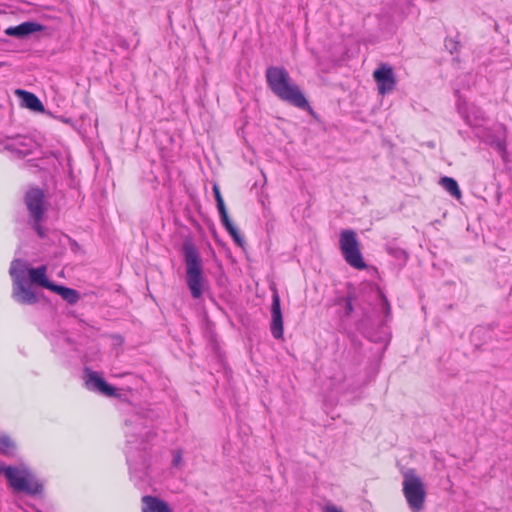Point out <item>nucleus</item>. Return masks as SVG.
<instances>
[{"label": "nucleus", "instance_id": "obj_4", "mask_svg": "<svg viewBox=\"0 0 512 512\" xmlns=\"http://www.w3.org/2000/svg\"><path fill=\"white\" fill-rule=\"evenodd\" d=\"M0 473H4L9 486L16 492H25L28 495H39L43 485L26 468L6 466L0 463Z\"/></svg>", "mask_w": 512, "mask_h": 512}, {"label": "nucleus", "instance_id": "obj_5", "mask_svg": "<svg viewBox=\"0 0 512 512\" xmlns=\"http://www.w3.org/2000/svg\"><path fill=\"white\" fill-rule=\"evenodd\" d=\"M403 494L409 508L414 512L424 509L426 501V489L421 478L414 469H408L403 473Z\"/></svg>", "mask_w": 512, "mask_h": 512}, {"label": "nucleus", "instance_id": "obj_25", "mask_svg": "<svg viewBox=\"0 0 512 512\" xmlns=\"http://www.w3.org/2000/svg\"><path fill=\"white\" fill-rule=\"evenodd\" d=\"M219 215H220L221 222H222L223 226L225 227V229L227 230V232H229L231 229L235 228V226L233 225L232 221L230 220V218L228 216L227 209L220 211Z\"/></svg>", "mask_w": 512, "mask_h": 512}, {"label": "nucleus", "instance_id": "obj_31", "mask_svg": "<svg viewBox=\"0 0 512 512\" xmlns=\"http://www.w3.org/2000/svg\"><path fill=\"white\" fill-rule=\"evenodd\" d=\"M182 457H181V454L180 453H177L176 455H174V458H173V464L176 466L180 463Z\"/></svg>", "mask_w": 512, "mask_h": 512}, {"label": "nucleus", "instance_id": "obj_6", "mask_svg": "<svg viewBox=\"0 0 512 512\" xmlns=\"http://www.w3.org/2000/svg\"><path fill=\"white\" fill-rule=\"evenodd\" d=\"M339 242L345 261L355 269H365L366 263L360 252L356 233L353 230H343Z\"/></svg>", "mask_w": 512, "mask_h": 512}, {"label": "nucleus", "instance_id": "obj_26", "mask_svg": "<svg viewBox=\"0 0 512 512\" xmlns=\"http://www.w3.org/2000/svg\"><path fill=\"white\" fill-rule=\"evenodd\" d=\"M219 215H220L221 222H222L223 226L225 227V229L227 230V232H229L231 229L235 228V226L233 225L232 221L230 220V218L228 216L227 209L220 211Z\"/></svg>", "mask_w": 512, "mask_h": 512}, {"label": "nucleus", "instance_id": "obj_24", "mask_svg": "<svg viewBox=\"0 0 512 512\" xmlns=\"http://www.w3.org/2000/svg\"><path fill=\"white\" fill-rule=\"evenodd\" d=\"M213 193H214V197L216 200L218 212L226 210V206H225L224 200L222 198L220 189H219L218 185H216V184L213 186Z\"/></svg>", "mask_w": 512, "mask_h": 512}, {"label": "nucleus", "instance_id": "obj_29", "mask_svg": "<svg viewBox=\"0 0 512 512\" xmlns=\"http://www.w3.org/2000/svg\"><path fill=\"white\" fill-rule=\"evenodd\" d=\"M42 220H33V228L39 235V237L43 238L45 236L44 230L40 224Z\"/></svg>", "mask_w": 512, "mask_h": 512}, {"label": "nucleus", "instance_id": "obj_3", "mask_svg": "<svg viewBox=\"0 0 512 512\" xmlns=\"http://www.w3.org/2000/svg\"><path fill=\"white\" fill-rule=\"evenodd\" d=\"M9 273L13 281V298L20 304L33 305L38 303V295L28 284L27 263L20 259L13 260Z\"/></svg>", "mask_w": 512, "mask_h": 512}, {"label": "nucleus", "instance_id": "obj_20", "mask_svg": "<svg viewBox=\"0 0 512 512\" xmlns=\"http://www.w3.org/2000/svg\"><path fill=\"white\" fill-rule=\"evenodd\" d=\"M15 451V442L8 435H0V453L2 455L12 457L15 455Z\"/></svg>", "mask_w": 512, "mask_h": 512}, {"label": "nucleus", "instance_id": "obj_8", "mask_svg": "<svg viewBox=\"0 0 512 512\" xmlns=\"http://www.w3.org/2000/svg\"><path fill=\"white\" fill-rule=\"evenodd\" d=\"M456 107L466 124L474 128H477L479 122L485 119V112L475 104L468 103L467 99L459 91H456Z\"/></svg>", "mask_w": 512, "mask_h": 512}, {"label": "nucleus", "instance_id": "obj_12", "mask_svg": "<svg viewBox=\"0 0 512 512\" xmlns=\"http://www.w3.org/2000/svg\"><path fill=\"white\" fill-rule=\"evenodd\" d=\"M271 317V333L274 338L281 339L283 337V317L280 306V297L277 292L272 296Z\"/></svg>", "mask_w": 512, "mask_h": 512}, {"label": "nucleus", "instance_id": "obj_23", "mask_svg": "<svg viewBox=\"0 0 512 512\" xmlns=\"http://www.w3.org/2000/svg\"><path fill=\"white\" fill-rule=\"evenodd\" d=\"M155 131H156V133H155L154 137H155L156 141H158L160 148L168 149L169 146L173 142V138L168 135V131L167 130H155Z\"/></svg>", "mask_w": 512, "mask_h": 512}, {"label": "nucleus", "instance_id": "obj_2", "mask_svg": "<svg viewBox=\"0 0 512 512\" xmlns=\"http://www.w3.org/2000/svg\"><path fill=\"white\" fill-rule=\"evenodd\" d=\"M184 262L186 266V282L194 299L203 294L204 276L201 256L196 247L186 242L183 245Z\"/></svg>", "mask_w": 512, "mask_h": 512}, {"label": "nucleus", "instance_id": "obj_19", "mask_svg": "<svg viewBox=\"0 0 512 512\" xmlns=\"http://www.w3.org/2000/svg\"><path fill=\"white\" fill-rule=\"evenodd\" d=\"M441 186L449 192L456 199H460L462 196L461 190L458 186V183L455 179L451 177L444 176L440 179Z\"/></svg>", "mask_w": 512, "mask_h": 512}, {"label": "nucleus", "instance_id": "obj_11", "mask_svg": "<svg viewBox=\"0 0 512 512\" xmlns=\"http://www.w3.org/2000/svg\"><path fill=\"white\" fill-rule=\"evenodd\" d=\"M378 92L381 95L392 92L396 85V78L391 66L381 64L373 73Z\"/></svg>", "mask_w": 512, "mask_h": 512}, {"label": "nucleus", "instance_id": "obj_27", "mask_svg": "<svg viewBox=\"0 0 512 512\" xmlns=\"http://www.w3.org/2000/svg\"><path fill=\"white\" fill-rule=\"evenodd\" d=\"M239 247H244L245 241L238 229L235 227L228 232Z\"/></svg>", "mask_w": 512, "mask_h": 512}, {"label": "nucleus", "instance_id": "obj_14", "mask_svg": "<svg viewBox=\"0 0 512 512\" xmlns=\"http://www.w3.org/2000/svg\"><path fill=\"white\" fill-rule=\"evenodd\" d=\"M142 503V512H172L169 505L156 496H143Z\"/></svg>", "mask_w": 512, "mask_h": 512}, {"label": "nucleus", "instance_id": "obj_18", "mask_svg": "<svg viewBox=\"0 0 512 512\" xmlns=\"http://www.w3.org/2000/svg\"><path fill=\"white\" fill-rule=\"evenodd\" d=\"M38 30V25L32 22H24L16 27L8 29L7 33L12 36H26Z\"/></svg>", "mask_w": 512, "mask_h": 512}, {"label": "nucleus", "instance_id": "obj_17", "mask_svg": "<svg viewBox=\"0 0 512 512\" xmlns=\"http://www.w3.org/2000/svg\"><path fill=\"white\" fill-rule=\"evenodd\" d=\"M51 291L59 294L69 304H75L79 300L78 291L72 288L54 284L53 287H51Z\"/></svg>", "mask_w": 512, "mask_h": 512}, {"label": "nucleus", "instance_id": "obj_22", "mask_svg": "<svg viewBox=\"0 0 512 512\" xmlns=\"http://www.w3.org/2000/svg\"><path fill=\"white\" fill-rule=\"evenodd\" d=\"M386 251L391 255L393 256L394 258H396L397 260L405 263L407 258H408V254L407 252L400 248V247H397L395 244L393 243H388L386 245Z\"/></svg>", "mask_w": 512, "mask_h": 512}, {"label": "nucleus", "instance_id": "obj_30", "mask_svg": "<svg viewBox=\"0 0 512 512\" xmlns=\"http://www.w3.org/2000/svg\"><path fill=\"white\" fill-rule=\"evenodd\" d=\"M324 512H343L342 509L338 508L335 505H327L323 509Z\"/></svg>", "mask_w": 512, "mask_h": 512}, {"label": "nucleus", "instance_id": "obj_16", "mask_svg": "<svg viewBox=\"0 0 512 512\" xmlns=\"http://www.w3.org/2000/svg\"><path fill=\"white\" fill-rule=\"evenodd\" d=\"M16 94L20 96L22 106L34 112L44 111L42 102L35 94L24 90H17Z\"/></svg>", "mask_w": 512, "mask_h": 512}, {"label": "nucleus", "instance_id": "obj_10", "mask_svg": "<svg viewBox=\"0 0 512 512\" xmlns=\"http://www.w3.org/2000/svg\"><path fill=\"white\" fill-rule=\"evenodd\" d=\"M44 191L40 188H30L25 194V204L32 220H42L44 216Z\"/></svg>", "mask_w": 512, "mask_h": 512}, {"label": "nucleus", "instance_id": "obj_13", "mask_svg": "<svg viewBox=\"0 0 512 512\" xmlns=\"http://www.w3.org/2000/svg\"><path fill=\"white\" fill-rule=\"evenodd\" d=\"M4 149L15 152L19 155H27L30 153L33 146V141L26 136H8L7 139L2 143Z\"/></svg>", "mask_w": 512, "mask_h": 512}, {"label": "nucleus", "instance_id": "obj_1", "mask_svg": "<svg viewBox=\"0 0 512 512\" xmlns=\"http://www.w3.org/2000/svg\"><path fill=\"white\" fill-rule=\"evenodd\" d=\"M265 77L269 89L280 100L301 109L308 107V101L303 92L284 67H268Z\"/></svg>", "mask_w": 512, "mask_h": 512}, {"label": "nucleus", "instance_id": "obj_21", "mask_svg": "<svg viewBox=\"0 0 512 512\" xmlns=\"http://www.w3.org/2000/svg\"><path fill=\"white\" fill-rule=\"evenodd\" d=\"M355 291H349L345 298L339 299L338 304L344 307V317H350L354 311V302L356 301Z\"/></svg>", "mask_w": 512, "mask_h": 512}, {"label": "nucleus", "instance_id": "obj_28", "mask_svg": "<svg viewBox=\"0 0 512 512\" xmlns=\"http://www.w3.org/2000/svg\"><path fill=\"white\" fill-rule=\"evenodd\" d=\"M377 294L381 299V307H382L385 315L386 316L389 315L390 314V304H389L387 298L378 290H377Z\"/></svg>", "mask_w": 512, "mask_h": 512}, {"label": "nucleus", "instance_id": "obj_7", "mask_svg": "<svg viewBox=\"0 0 512 512\" xmlns=\"http://www.w3.org/2000/svg\"><path fill=\"white\" fill-rule=\"evenodd\" d=\"M476 137L480 142L495 150L504 162L509 161L506 130H477Z\"/></svg>", "mask_w": 512, "mask_h": 512}, {"label": "nucleus", "instance_id": "obj_9", "mask_svg": "<svg viewBox=\"0 0 512 512\" xmlns=\"http://www.w3.org/2000/svg\"><path fill=\"white\" fill-rule=\"evenodd\" d=\"M85 386L88 390L98 392L105 396H116V388L108 384L105 379L96 371L90 368L84 369Z\"/></svg>", "mask_w": 512, "mask_h": 512}, {"label": "nucleus", "instance_id": "obj_15", "mask_svg": "<svg viewBox=\"0 0 512 512\" xmlns=\"http://www.w3.org/2000/svg\"><path fill=\"white\" fill-rule=\"evenodd\" d=\"M46 272L47 267L45 265L37 268H29L27 266V278H29L32 283L38 284L51 290V287H53L54 283L47 279Z\"/></svg>", "mask_w": 512, "mask_h": 512}]
</instances>
